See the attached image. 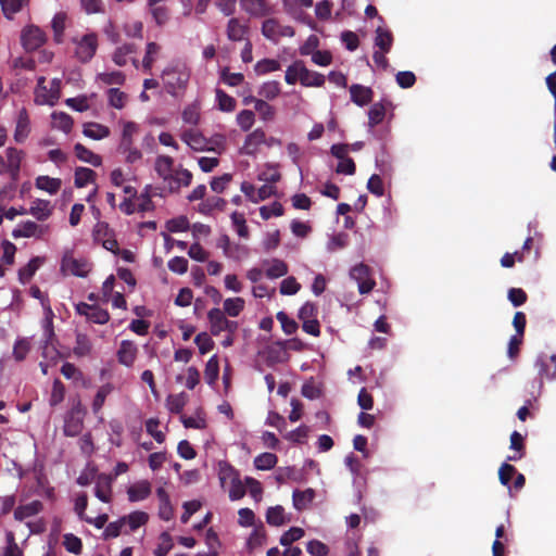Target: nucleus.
Instances as JSON below:
<instances>
[{
	"instance_id": "1",
	"label": "nucleus",
	"mask_w": 556,
	"mask_h": 556,
	"mask_svg": "<svg viewBox=\"0 0 556 556\" xmlns=\"http://www.w3.org/2000/svg\"><path fill=\"white\" fill-rule=\"evenodd\" d=\"M154 169L169 193L179 192L181 187H188L192 181V173L182 167L175 168L174 159L168 155H159Z\"/></svg>"
},
{
	"instance_id": "2",
	"label": "nucleus",
	"mask_w": 556,
	"mask_h": 556,
	"mask_svg": "<svg viewBox=\"0 0 556 556\" xmlns=\"http://www.w3.org/2000/svg\"><path fill=\"white\" fill-rule=\"evenodd\" d=\"M189 79L190 71L184 64L169 65L162 72L164 87L172 96H177L179 91L186 90Z\"/></svg>"
},
{
	"instance_id": "3",
	"label": "nucleus",
	"mask_w": 556,
	"mask_h": 556,
	"mask_svg": "<svg viewBox=\"0 0 556 556\" xmlns=\"http://www.w3.org/2000/svg\"><path fill=\"white\" fill-rule=\"evenodd\" d=\"M139 127L134 122H126L123 127L122 138L118 151L125 154L127 163H135L142 157V153L134 147V136L138 132Z\"/></svg>"
},
{
	"instance_id": "4",
	"label": "nucleus",
	"mask_w": 556,
	"mask_h": 556,
	"mask_svg": "<svg viewBox=\"0 0 556 556\" xmlns=\"http://www.w3.org/2000/svg\"><path fill=\"white\" fill-rule=\"evenodd\" d=\"M352 279L358 283V292L361 294L369 293L376 286V281L371 277V269L364 263L356 264L350 270Z\"/></svg>"
},
{
	"instance_id": "5",
	"label": "nucleus",
	"mask_w": 556,
	"mask_h": 556,
	"mask_svg": "<svg viewBox=\"0 0 556 556\" xmlns=\"http://www.w3.org/2000/svg\"><path fill=\"white\" fill-rule=\"evenodd\" d=\"M74 42L76 43L75 55L80 62L87 63L94 56L98 49V37L94 33L84 35Z\"/></svg>"
},
{
	"instance_id": "6",
	"label": "nucleus",
	"mask_w": 556,
	"mask_h": 556,
	"mask_svg": "<svg viewBox=\"0 0 556 556\" xmlns=\"http://www.w3.org/2000/svg\"><path fill=\"white\" fill-rule=\"evenodd\" d=\"M75 311L78 315L85 316L88 321L93 324L104 325L110 320L109 312L96 304L79 302L75 305Z\"/></svg>"
},
{
	"instance_id": "7",
	"label": "nucleus",
	"mask_w": 556,
	"mask_h": 556,
	"mask_svg": "<svg viewBox=\"0 0 556 556\" xmlns=\"http://www.w3.org/2000/svg\"><path fill=\"white\" fill-rule=\"evenodd\" d=\"M262 34L268 40L277 42L281 37L294 36V28L281 25L276 18H267L262 24Z\"/></svg>"
},
{
	"instance_id": "8",
	"label": "nucleus",
	"mask_w": 556,
	"mask_h": 556,
	"mask_svg": "<svg viewBox=\"0 0 556 556\" xmlns=\"http://www.w3.org/2000/svg\"><path fill=\"white\" fill-rule=\"evenodd\" d=\"M61 269L73 276L86 277L91 266L86 258H75L70 254H65L62 258Z\"/></svg>"
},
{
	"instance_id": "9",
	"label": "nucleus",
	"mask_w": 556,
	"mask_h": 556,
	"mask_svg": "<svg viewBox=\"0 0 556 556\" xmlns=\"http://www.w3.org/2000/svg\"><path fill=\"white\" fill-rule=\"evenodd\" d=\"M21 40L27 51H34L45 43L46 36L39 27L31 25L23 29Z\"/></svg>"
},
{
	"instance_id": "10",
	"label": "nucleus",
	"mask_w": 556,
	"mask_h": 556,
	"mask_svg": "<svg viewBox=\"0 0 556 556\" xmlns=\"http://www.w3.org/2000/svg\"><path fill=\"white\" fill-rule=\"evenodd\" d=\"M49 230V226H41L33 220H26L12 231L14 239L18 238H41Z\"/></svg>"
},
{
	"instance_id": "11",
	"label": "nucleus",
	"mask_w": 556,
	"mask_h": 556,
	"mask_svg": "<svg viewBox=\"0 0 556 556\" xmlns=\"http://www.w3.org/2000/svg\"><path fill=\"white\" fill-rule=\"evenodd\" d=\"M5 169L10 174L12 180L15 181L20 177L21 164L24 159V152L16 148L10 147L5 151Z\"/></svg>"
},
{
	"instance_id": "12",
	"label": "nucleus",
	"mask_w": 556,
	"mask_h": 556,
	"mask_svg": "<svg viewBox=\"0 0 556 556\" xmlns=\"http://www.w3.org/2000/svg\"><path fill=\"white\" fill-rule=\"evenodd\" d=\"M241 9L254 17L267 16L273 12L267 0H240Z\"/></svg>"
},
{
	"instance_id": "13",
	"label": "nucleus",
	"mask_w": 556,
	"mask_h": 556,
	"mask_svg": "<svg viewBox=\"0 0 556 556\" xmlns=\"http://www.w3.org/2000/svg\"><path fill=\"white\" fill-rule=\"evenodd\" d=\"M113 477L106 473H100L96 479L94 495L103 503L112 501Z\"/></svg>"
},
{
	"instance_id": "14",
	"label": "nucleus",
	"mask_w": 556,
	"mask_h": 556,
	"mask_svg": "<svg viewBox=\"0 0 556 556\" xmlns=\"http://www.w3.org/2000/svg\"><path fill=\"white\" fill-rule=\"evenodd\" d=\"M138 348L129 340H123L117 350L116 356L119 364L131 367L137 358Z\"/></svg>"
},
{
	"instance_id": "15",
	"label": "nucleus",
	"mask_w": 556,
	"mask_h": 556,
	"mask_svg": "<svg viewBox=\"0 0 556 556\" xmlns=\"http://www.w3.org/2000/svg\"><path fill=\"white\" fill-rule=\"evenodd\" d=\"M266 142V134L263 129L257 128L249 134L241 148V153L245 155H255L258 147Z\"/></svg>"
},
{
	"instance_id": "16",
	"label": "nucleus",
	"mask_w": 556,
	"mask_h": 556,
	"mask_svg": "<svg viewBox=\"0 0 556 556\" xmlns=\"http://www.w3.org/2000/svg\"><path fill=\"white\" fill-rule=\"evenodd\" d=\"M30 134V119L28 112L25 108H22L18 112L15 130H14V140L17 143H23Z\"/></svg>"
},
{
	"instance_id": "17",
	"label": "nucleus",
	"mask_w": 556,
	"mask_h": 556,
	"mask_svg": "<svg viewBox=\"0 0 556 556\" xmlns=\"http://www.w3.org/2000/svg\"><path fill=\"white\" fill-rule=\"evenodd\" d=\"M249 26L237 17H231L227 23L226 34L230 41L247 40Z\"/></svg>"
},
{
	"instance_id": "18",
	"label": "nucleus",
	"mask_w": 556,
	"mask_h": 556,
	"mask_svg": "<svg viewBox=\"0 0 556 556\" xmlns=\"http://www.w3.org/2000/svg\"><path fill=\"white\" fill-rule=\"evenodd\" d=\"M351 100L358 106H365L372 101L371 88L354 84L350 87Z\"/></svg>"
},
{
	"instance_id": "19",
	"label": "nucleus",
	"mask_w": 556,
	"mask_h": 556,
	"mask_svg": "<svg viewBox=\"0 0 556 556\" xmlns=\"http://www.w3.org/2000/svg\"><path fill=\"white\" fill-rule=\"evenodd\" d=\"M27 212L37 220L45 222L52 215L53 207L50 201L37 199L31 203V206Z\"/></svg>"
},
{
	"instance_id": "20",
	"label": "nucleus",
	"mask_w": 556,
	"mask_h": 556,
	"mask_svg": "<svg viewBox=\"0 0 556 556\" xmlns=\"http://www.w3.org/2000/svg\"><path fill=\"white\" fill-rule=\"evenodd\" d=\"M207 318L210 321V330L213 336H219L222 331H225V326H227V318L225 313L215 307L208 311Z\"/></svg>"
},
{
	"instance_id": "21",
	"label": "nucleus",
	"mask_w": 556,
	"mask_h": 556,
	"mask_svg": "<svg viewBox=\"0 0 556 556\" xmlns=\"http://www.w3.org/2000/svg\"><path fill=\"white\" fill-rule=\"evenodd\" d=\"M315 491L308 488L304 491L295 490L292 495L293 506L296 510L302 511L306 509L315 498Z\"/></svg>"
},
{
	"instance_id": "22",
	"label": "nucleus",
	"mask_w": 556,
	"mask_h": 556,
	"mask_svg": "<svg viewBox=\"0 0 556 556\" xmlns=\"http://www.w3.org/2000/svg\"><path fill=\"white\" fill-rule=\"evenodd\" d=\"M127 494L130 502L143 501L151 494V484L146 480L137 482L128 488Z\"/></svg>"
},
{
	"instance_id": "23",
	"label": "nucleus",
	"mask_w": 556,
	"mask_h": 556,
	"mask_svg": "<svg viewBox=\"0 0 556 556\" xmlns=\"http://www.w3.org/2000/svg\"><path fill=\"white\" fill-rule=\"evenodd\" d=\"M43 509V505L40 501H33L28 504L21 505L14 510V518L18 521H23L26 518L33 517L39 514Z\"/></svg>"
},
{
	"instance_id": "24",
	"label": "nucleus",
	"mask_w": 556,
	"mask_h": 556,
	"mask_svg": "<svg viewBox=\"0 0 556 556\" xmlns=\"http://www.w3.org/2000/svg\"><path fill=\"white\" fill-rule=\"evenodd\" d=\"M536 365L541 377L556 379V355L540 357Z\"/></svg>"
},
{
	"instance_id": "25",
	"label": "nucleus",
	"mask_w": 556,
	"mask_h": 556,
	"mask_svg": "<svg viewBox=\"0 0 556 556\" xmlns=\"http://www.w3.org/2000/svg\"><path fill=\"white\" fill-rule=\"evenodd\" d=\"M161 49V46L154 41L147 43L146 54L142 60V68L146 73L151 74L152 66L156 61Z\"/></svg>"
},
{
	"instance_id": "26",
	"label": "nucleus",
	"mask_w": 556,
	"mask_h": 556,
	"mask_svg": "<svg viewBox=\"0 0 556 556\" xmlns=\"http://www.w3.org/2000/svg\"><path fill=\"white\" fill-rule=\"evenodd\" d=\"M83 134L91 139L101 140L110 136V128L99 123H86Z\"/></svg>"
},
{
	"instance_id": "27",
	"label": "nucleus",
	"mask_w": 556,
	"mask_h": 556,
	"mask_svg": "<svg viewBox=\"0 0 556 556\" xmlns=\"http://www.w3.org/2000/svg\"><path fill=\"white\" fill-rule=\"evenodd\" d=\"M74 151L78 160L89 163L92 166H100L102 164V159L100 155L93 153L91 150L86 148L81 143H76L74 146Z\"/></svg>"
},
{
	"instance_id": "28",
	"label": "nucleus",
	"mask_w": 556,
	"mask_h": 556,
	"mask_svg": "<svg viewBox=\"0 0 556 556\" xmlns=\"http://www.w3.org/2000/svg\"><path fill=\"white\" fill-rule=\"evenodd\" d=\"M302 71L301 85L305 87H321L325 84V76L320 73L309 71L306 66L300 68Z\"/></svg>"
},
{
	"instance_id": "29",
	"label": "nucleus",
	"mask_w": 556,
	"mask_h": 556,
	"mask_svg": "<svg viewBox=\"0 0 556 556\" xmlns=\"http://www.w3.org/2000/svg\"><path fill=\"white\" fill-rule=\"evenodd\" d=\"M393 45V35L389 29L378 27L376 29L375 46L383 52H390Z\"/></svg>"
},
{
	"instance_id": "30",
	"label": "nucleus",
	"mask_w": 556,
	"mask_h": 556,
	"mask_svg": "<svg viewBox=\"0 0 556 556\" xmlns=\"http://www.w3.org/2000/svg\"><path fill=\"white\" fill-rule=\"evenodd\" d=\"M97 174L94 170L88 167H77L75 169L74 184L77 188H84L88 184L94 182Z\"/></svg>"
},
{
	"instance_id": "31",
	"label": "nucleus",
	"mask_w": 556,
	"mask_h": 556,
	"mask_svg": "<svg viewBox=\"0 0 556 556\" xmlns=\"http://www.w3.org/2000/svg\"><path fill=\"white\" fill-rule=\"evenodd\" d=\"M41 264V258L33 257L25 266L18 270V279L22 283H27L36 274Z\"/></svg>"
},
{
	"instance_id": "32",
	"label": "nucleus",
	"mask_w": 556,
	"mask_h": 556,
	"mask_svg": "<svg viewBox=\"0 0 556 556\" xmlns=\"http://www.w3.org/2000/svg\"><path fill=\"white\" fill-rule=\"evenodd\" d=\"M52 127L68 134L73 127V118L64 112H53L52 115Z\"/></svg>"
},
{
	"instance_id": "33",
	"label": "nucleus",
	"mask_w": 556,
	"mask_h": 556,
	"mask_svg": "<svg viewBox=\"0 0 556 556\" xmlns=\"http://www.w3.org/2000/svg\"><path fill=\"white\" fill-rule=\"evenodd\" d=\"M280 92V84L276 80L266 81L258 89V94L262 97L261 99H264L265 101H271L276 99Z\"/></svg>"
},
{
	"instance_id": "34",
	"label": "nucleus",
	"mask_w": 556,
	"mask_h": 556,
	"mask_svg": "<svg viewBox=\"0 0 556 556\" xmlns=\"http://www.w3.org/2000/svg\"><path fill=\"white\" fill-rule=\"evenodd\" d=\"M135 52L136 46L134 43H125L114 51L112 60L116 65L124 66L127 64L128 55Z\"/></svg>"
},
{
	"instance_id": "35",
	"label": "nucleus",
	"mask_w": 556,
	"mask_h": 556,
	"mask_svg": "<svg viewBox=\"0 0 556 556\" xmlns=\"http://www.w3.org/2000/svg\"><path fill=\"white\" fill-rule=\"evenodd\" d=\"M219 363L216 355L210 357L204 369V379L207 384L213 386L218 379Z\"/></svg>"
},
{
	"instance_id": "36",
	"label": "nucleus",
	"mask_w": 556,
	"mask_h": 556,
	"mask_svg": "<svg viewBox=\"0 0 556 556\" xmlns=\"http://www.w3.org/2000/svg\"><path fill=\"white\" fill-rule=\"evenodd\" d=\"M122 518L125 519V525L129 526L130 531L137 530L149 521V515L141 510L132 511Z\"/></svg>"
},
{
	"instance_id": "37",
	"label": "nucleus",
	"mask_w": 556,
	"mask_h": 556,
	"mask_svg": "<svg viewBox=\"0 0 556 556\" xmlns=\"http://www.w3.org/2000/svg\"><path fill=\"white\" fill-rule=\"evenodd\" d=\"M36 187L49 192L50 194H55L61 188V179L51 178L49 176H39L36 179Z\"/></svg>"
},
{
	"instance_id": "38",
	"label": "nucleus",
	"mask_w": 556,
	"mask_h": 556,
	"mask_svg": "<svg viewBox=\"0 0 556 556\" xmlns=\"http://www.w3.org/2000/svg\"><path fill=\"white\" fill-rule=\"evenodd\" d=\"M113 389L114 387L111 383H105L99 388L92 402V412L94 414L102 409L108 395L112 393Z\"/></svg>"
},
{
	"instance_id": "39",
	"label": "nucleus",
	"mask_w": 556,
	"mask_h": 556,
	"mask_svg": "<svg viewBox=\"0 0 556 556\" xmlns=\"http://www.w3.org/2000/svg\"><path fill=\"white\" fill-rule=\"evenodd\" d=\"M386 116V106L382 102H377L371 105L368 112V125L370 128L382 123Z\"/></svg>"
},
{
	"instance_id": "40",
	"label": "nucleus",
	"mask_w": 556,
	"mask_h": 556,
	"mask_svg": "<svg viewBox=\"0 0 556 556\" xmlns=\"http://www.w3.org/2000/svg\"><path fill=\"white\" fill-rule=\"evenodd\" d=\"M266 521L268 525L275 527L286 523L285 508L280 505L269 507L266 511Z\"/></svg>"
},
{
	"instance_id": "41",
	"label": "nucleus",
	"mask_w": 556,
	"mask_h": 556,
	"mask_svg": "<svg viewBox=\"0 0 556 556\" xmlns=\"http://www.w3.org/2000/svg\"><path fill=\"white\" fill-rule=\"evenodd\" d=\"M255 111L264 122H271L276 116V110L264 99L255 101Z\"/></svg>"
},
{
	"instance_id": "42",
	"label": "nucleus",
	"mask_w": 556,
	"mask_h": 556,
	"mask_svg": "<svg viewBox=\"0 0 556 556\" xmlns=\"http://www.w3.org/2000/svg\"><path fill=\"white\" fill-rule=\"evenodd\" d=\"M188 397L186 393L172 394L167 397V408L173 414H180L186 406Z\"/></svg>"
},
{
	"instance_id": "43",
	"label": "nucleus",
	"mask_w": 556,
	"mask_h": 556,
	"mask_svg": "<svg viewBox=\"0 0 556 556\" xmlns=\"http://www.w3.org/2000/svg\"><path fill=\"white\" fill-rule=\"evenodd\" d=\"M226 200L219 197H211L200 204L199 211L203 214H210L214 210L224 211L226 207Z\"/></svg>"
},
{
	"instance_id": "44",
	"label": "nucleus",
	"mask_w": 556,
	"mask_h": 556,
	"mask_svg": "<svg viewBox=\"0 0 556 556\" xmlns=\"http://www.w3.org/2000/svg\"><path fill=\"white\" fill-rule=\"evenodd\" d=\"M278 457L273 453H262L254 459V466L258 470H269L277 464Z\"/></svg>"
},
{
	"instance_id": "45",
	"label": "nucleus",
	"mask_w": 556,
	"mask_h": 556,
	"mask_svg": "<svg viewBox=\"0 0 556 556\" xmlns=\"http://www.w3.org/2000/svg\"><path fill=\"white\" fill-rule=\"evenodd\" d=\"M157 195L154 192V188L151 185L146 186L143 192L140 195V203L138 205L139 212H148L154 208V204L152 202V197Z\"/></svg>"
},
{
	"instance_id": "46",
	"label": "nucleus",
	"mask_w": 556,
	"mask_h": 556,
	"mask_svg": "<svg viewBox=\"0 0 556 556\" xmlns=\"http://www.w3.org/2000/svg\"><path fill=\"white\" fill-rule=\"evenodd\" d=\"M218 109L223 112H232L236 109V100L222 89H216Z\"/></svg>"
},
{
	"instance_id": "47",
	"label": "nucleus",
	"mask_w": 556,
	"mask_h": 556,
	"mask_svg": "<svg viewBox=\"0 0 556 556\" xmlns=\"http://www.w3.org/2000/svg\"><path fill=\"white\" fill-rule=\"evenodd\" d=\"M64 397H65V387L59 378H55L52 383L51 395L49 399L50 406L53 407V406L59 405L60 403H62L64 401Z\"/></svg>"
},
{
	"instance_id": "48",
	"label": "nucleus",
	"mask_w": 556,
	"mask_h": 556,
	"mask_svg": "<svg viewBox=\"0 0 556 556\" xmlns=\"http://www.w3.org/2000/svg\"><path fill=\"white\" fill-rule=\"evenodd\" d=\"M265 274L270 279L280 278L288 274V265L283 261L275 258L271 261Z\"/></svg>"
},
{
	"instance_id": "49",
	"label": "nucleus",
	"mask_w": 556,
	"mask_h": 556,
	"mask_svg": "<svg viewBox=\"0 0 556 556\" xmlns=\"http://www.w3.org/2000/svg\"><path fill=\"white\" fill-rule=\"evenodd\" d=\"M304 66L305 64L301 60L295 61L290 66H288L285 75L286 83L288 85H294L296 81H300L302 75V71L300 68Z\"/></svg>"
},
{
	"instance_id": "50",
	"label": "nucleus",
	"mask_w": 556,
	"mask_h": 556,
	"mask_svg": "<svg viewBox=\"0 0 556 556\" xmlns=\"http://www.w3.org/2000/svg\"><path fill=\"white\" fill-rule=\"evenodd\" d=\"M181 139L193 150L200 151L204 149V138L193 131V130H187L182 134Z\"/></svg>"
},
{
	"instance_id": "51",
	"label": "nucleus",
	"mask_w": 556,
	"mask_h": 556,
	"mask_svg": "<svg viewBox=\"0 0 556 556\" xmlns=\"http://www.w3.org/2000/svg\"><path fill=\"white\" fill-rule=\"evenodd\" d=\"M218 477L222 486H225L227 482L231 483L235 478L239 477L238 471L227 463H219Z\"/></svg>"
},
{
	"instance_id": "52",
	"label": "nucleus",
	"mask_w": 556,
	"mask_h": 556,
	"mask_svg": "<svg viewBox=\"0 0 556 556\" xmlns=\"http://www.w3.org/2000/svg\"><path fill=\"white\" fill-rule=\"evenodd\" d=\"M244 308V300L242 298L226 299L224 302V311L231 317H237Z\"/></svg>"
},
{
	"instance_id": "53",
	"label": "nucleus",
	"mask_w": 556,
	"mask_h": 556,
	"mask_svg": "<svg viewBox=\"0 0 556 556\" xmlns=\"http://www.w3.org/2000/svg\"><path fill=\"white\" fill-rule=\"evenodd\" d=\"M231 222L239 237L249 238V228L243 213L233 212L231 214Z\"/></svg>"
},
{
	"instance_id": "54",
	"label": "nucleus",
	"mask_w": 556,
	"mask_h": 556,
	"mask_svg": "<svg viewBox=\"0 0 556 556\" xmlns=\"http://www.w3.org/2000/svg\"><path fill=\"white\" fill-rule=\"evenodd\" d=\"M66 15L64 13H56L51 22V27L54 33L55 42H62L63 33L65 29Z\"/></svg>"
},
{
	"instance_id": "55",
	"label": "nucleus",
	"mask_w": 556,
	"mask_h": 556,
	"mask_svg": "<svg viewBox=\"0 0 556 556\" xmlns=\"http://www.w3.org/2000/svg\"><path fill=\"white\" fill-rule=\"evenodd\" d=\"M165 227L169 232H182L189 229L190 224L188 218L181 215L167 220Z\"/></svg>"
},
{
	"instance_id": "56",
	"label": "nucleus",
	"mask_w": 556,
	"mask_h": 556,
	"mask_svg": "<svg viewBox=\"0 0 556 556\" xmlns=\"http://www.w3.org/2000/svg\"><path fill=\"white\" fill-rule=\"evenodd\" d=\"M254 70L256 74L265 75L280 70V63L274 59H263L255 64Z\"/></svg>"
},
{
	"instance_id": "57",
	"label": "nucleus",
	"mask_w": 556,
	"mask_h": 556,
	"mask_svg": "<svg viewBox=\"0 0 556 556\" xmlns=\"http://www.w3.org/2000/svg\"><path fill=\"white\" fill-rule=\"evenodd\" d=\"M109 103L111 106L115 109H123L126 104L127 96L125 92L121 91L118 88H110L108 90Z\"/></svg>"
},
{
	"instance_id": "58",
	"label": "nucleus",
	"mask_w": 556,
	"mask_h": 556,
	"mask_svg": "<svg viewBox=\"0 0 556 556\" xmlns=\"http://www.w3.org/2000/svg\"><path fill=\"white\" fill-rule=\"evenodd\" d=\"M304 536V530L299 527H292L280 536V544L290 546L293 542L299 541Z\"/></svg>"
},
{
	"instance_id": "59",
	"label": "nucleus",
	"mask_w": 556,
	"mask_h": 556,
	"mask_svg": "<svg viewBox=\"0 0 556 556\" xmlns=\"http://www.w3.org/2000/svg\"><path fill=\"white\" fill-rule=\"evenodd\" d=\"M63 545L67 552L75 555H79L83 549L81 540L72 533H67L64 535Z\"/></svg>"
},
{
	"instance_id": "60",
	"label": "nucleus",
	"mask_w": 556,
	"mask_h": 556,
	"mask_svg": "<svg viewBox=\"0 0 556 556\" xmlns=\"http://www.w3.org/2000/svg\"><path fill=\"white\" fill-rule=\"evenodd\" d=\"M194 343L198 345L199 352L202 355L208 353L214 348V341L207 332H200L197 334L194 338Z\"/></svg>"
},
{
	"instance_id": "61",
	"label": "nucleus",
	"mask_w": 556,
	"mask_h": 556,
	"mask_svg": "<svg viewBox=\"0 0 556 556\" xmlns=\"http://www.w3.org/2000/svg\"><path fill=\"white\" fill-rule=\"evenodd\" d=\"M255 122L254 112L251 110H242L237 115V123L243 131H248L252 128Z\"/></svg>"
},
{
	"instance_id": "62",
	"label": "nucleus",
	"mask_w": 556,
	"mask_h": 556,
	"mask_svg": "<svg viewBox=\"0 0 556 556\" xmlns=\"http://www.w3.org/2000/svg\"><path fill=\"white\" fill-rule=\"evenodd\" d=\"M161 543L154 549L155 556H166L173 548V539L168 532H162L160 535Z\"/></svg>"
},
{
	"instance_id": "63",
	"label": "nucleus",
	"mask_w": 556,
	"mask_h": 556,
	"mask_svg": "<svg viewBox=\"0 0 556 556\" xmlns=\"http://www.w3.org/2000/svg\"><path fill=\"white\" fill-rule=\"evenodd\" d=\"M516 473L517 469L513 465L508 463H503L498 469L500 482L503 485L509 486V483Z\"/></svg>"
},
{
	"instance_id": "64",
	"label": "nucleus",
	"mask_w": 556,
	"mask_h": 556,
	"mask_svg": "<svg viewBox=\"0 0 556 556\" xmlns=\"http://www.w3.org/2000/svg\"><path fill=\"white\" fill-rule=\"evenodd\" d=\"M0 4L4 16L8 18H12L23 8L21 0H0Z\"/></svg>"
}]
</instances>
